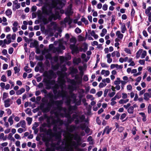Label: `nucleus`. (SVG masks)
<instances>
[{
  "instance_id": "774afa93",
  "label": "nucleus",
  "mask_w": 151,
  "mask_h": 151,
  "mask_svg": "<svg viewBox=\"0 0 151 151\" xmlns=\"http://www.w3.org/2000/svg\"><path fill=\"white\" fill-rule=\"evenodd\" d=\"M14 51V49L13 47H11L9 49L8 52L9 54H12Z\"/></svg>"
},
{
  "instance_id": "a878e982",
  "label": "nucleus",
  "mask_w": 151,
  "mask_h": 151,
  "mask_svg": "<svg viewBox=\"0 0 151 151\" xmlns=\"http://www.w3.org/2000/svg\"><path fill=\"white\" fill-rule=\"evenodd\" d=\"M139 114L141 115L143 117L142 120L143 122H145L146 120V116L145 115V114L143 112L139 113Z\"/></svg>"
},
{
  "instance_id": "39448f33",
  "label": "nucleus",
  "mask_w": 151,
  "mask_h": 151,
  "mask_svg": "<svg viewBox=\"0 0 151 151\" xmlns=\"http://www.w3.org/2000/svg\"><path fill=\"white\" fill-rule=\"evenodd\" d=\"M44 105V104H42L40 105V109L42 110L43 112L47 113L49 111L51 107L52 106L49 102L47 104V107L43 108Z\"/></svg>"
},
{
  "instance_id": "f3484780",
  "label": "nucleus",
  "mask_w": 151,
  "mask_h": 151,
  "mask_svg": "<svg viewBox=\"0 0 151 151\" xmlns=\"http://www.w3.org/2000/svg\"><path fill=\"white\" fill-rule=\"evenodd\" d=\"M144 99L145 100L148 101L149 100V98L151 97V93H145L144 95Z\"/></svg>"
},
{
  "instance_id": "338daca9",
  "label": "nucleus",
  "mask_w": 151,
  "mask_h": 151,
  "mask_svg": "<svg viewBox=\"0 0 151 151\" xmlns=\"http://www.w3.org/2000/svg\"><path fill=\"white\" fill-rule=\"evenodd\" d=\"M118 129V131L120 132H122L124 129V127H119Z\"/></svg>"
},
{
  "instance_id": "ea45409f",
  "label": "nucleus",
  "mask_w": 151,
  "mask_h": 151,
  "mask_svg": "<svg viewBox=\"0 0 151 151\" xmlns=\"http://www.w3.org/2000/svg\"><path fill=\"white\" fill-rule=\"evenodd\" d=\"M45 58L46 59H49L50 60H51L52 59L51 54L49 53L45 55Z\"/></svg>"
},
{
  "instance_id": "72a5a7b5",
  "label": "nucleus",
  "mask_w": 151,
  "mask_h": 151,
  "mask_svg": "<svg viewBox=\"0 0 151 151\" xmlns=\"http://www.w3.org/2000/svg\"><path fill=\"white\" fill-rule=\"evenodd\" d=\"M72 5L70 4L68 7L67 10L66 12V13H67L68 14H69L71 13V11L72 10Z\"/></svg>"
},
{
  "instance_id": "0e129e2a",
  "label": "nucleus",
  "mask_w": 151,
  "mask_h": 151,
  "mask_svg": "<svg viewBox=\"0 0 151 151\" xmlns=\"http://www.w3.org/2000/svg\"><path fill=\"white\" fill-rule=\"evenodd\" d=\"M8 96V93L6 92H4L3 93L2 99H6Z\"/></svg>"
},
{
  "instance_id": "09e8293b",
  "label": "nucleus",
  "mask_w": 151,
  "mask_h": 151,
  "mask_svg": "<svg viewBox=\"0 0 151 151\" xmlns=\"http://www.w3.org/2000/svg\"><path fill=\"white\" fill-rule=\"evenodd\" d=\"M39 125V124L37 122H35L34 124L33 125L32 129L33 130H35L36 129L37 127Z\"/></svg>"
},
{
  "instance_id": "603ef678",
  "label": "nucleus",
  "mask_w": 151,
  "mask_h": 151,
  "mask_svg": "<svg viewBox=\"0 0 151 151\" xmlns=\"http://www.w3.org/2000/svg\"><path fill=\"white\" fill-rule=\"evenodd\" d=\"M60 60L61 61L64 62L65 60H67V57L64 56H61L60 58Z\"/></svg>"
},
{
  "instance_id": "79ce46f5",
  "label": "nucleus",
  "mask_w": 151,
  "mask_h": 151,
  "mask_svg": "<svg viewBox=\"0 0 151 151\" xmlns=\"http://www.w3.org/2000/svg\"><path fill=\"white\" fill-rule=\"evenodd\" d=\"M55 149L56 150H61L62 151L63 149L64 150L65 149V148L64 147H63L61 145H59L58 146L55 147Z\"/></svg>"
},
{
  "instance_id": "473e14b6",
  "label": "nucleus",
  "mask_w": 151,
  "mask_h": 151,
  "mask_svg": "<svg viewBox=\"0 0 151 151\" xmlns=\"http://www.w3.org/2000/svg\"><path fill=\"white\" fill-rule=\"evenodd\" d=\"M50 138L48 137H43L42 139V140L44 142H50Z\"/></svg>"
},
{
  "instance_id": "bb28decb",
  "label": "nucleus",
  "mask_w": 151,
  "mask_h": 151,
  "mask_svg": "<svg viewBox=\"0 0 151 151\" xmlns=\"http://www.w3.org/2000/svg\"><path fill=\"white\" fill-rule=\"evenodd\" d=\"M13 117H14V116L13 114H12V116H10L8 119V121L9 122L10 125H12L13 123Z\"/></svg>"
},
{
  "instance_id": "c03bdc74",
  "label": "nucleus",
  "mask_w": 151,
  "mask_h": 151,
  "mask_svg": "<svg viewBox=\"0 0 151 151\" xmlns=\"http://www.w3.org/2000/svg\"><path fill=\"white\" fill-rule=\"evenodd\" d=\"M26 120L28 124L30 125L32 123V119L31 117H28L26 118Z\"/></svg>"
},
{
  "instance_id": "4468645a",
  "label": "nucleus",
  "mask_w": 151,
  "mask_h": 151,
  "mask_svg": "<svg viewBox=\"0 0 151 151\" xmlns=\"http://www.w3.org/2000/svg\"><path fill=\"white\" fill-rule=\"evenodd\" d=\"M70 73L71 74L72 77H73V74H76L78 72L77 69L73 67L70 68Z\"/></svg>"
},
{
  "instance_id": "4be33fe9",
  "label": "nucleus",
  "mask_w": 151,
  "mask_h": 151,
  "mask_svg": "<svg viewBox=\"0 0 151 151\" xmlns=\"http://www.w3.org/2000/svg\"><path fill=\"white\" fill-rule=\"evenodd\" d=\"M69 107L68 108V110L69 111H76L77 109V107L75 105L74 106L70 105L69 106Z\"/></svg>"
},
{
  "instance_id": "1a4fd4ad",
  "label": "nucleus",
  "mask_w": 151,
  "mask_h": 151,
  "mask_svg": "<svg viewBox=\"0 0 151 151\" xmlns=\"http://www.w3.org/2000/svg\"><path fill=\"white\" fill-rule=\"evenodd\" d=\"M74 139L77 140V143L75 141H73L72 142V145L76 148L78 145H80L79 142L81 140V137L78 134H76L74 136Z\"/></svg>"
},
{
  "instance_id": "c85d7f7f",
  "label": "nucleus",
  "mask_w": 151,
  "mask_h": 151,
  "mask_svg": "<svg viewBox=\"0 0 151 151\" xmlns=\"http://www.w3.org/2000/svg\"><path fill=\"white\" fill-rule=\"evenodd\" d=\"M104 129L106 132V134H109L112 128L111 127L109 128V126H107Z\"/></svg>"
},
{
  "instance_id": "c756f323",
  "label": "nucleus",
  "mask_w": 151,
  "mask_h": 151,
  "mask_svg": "<svg viewBox=\"0 0 151 151\" xmlns=\"http://www.w3.org/2000/svg\"><path fill=\"white\" fill-rule=\"evenodd\" d=\"M127 112L129 114H133L134 112V107L132 106H130L127 109Z\"/></svg>"
},
{
  "instance_id": "052dcab7",
  "label": "nucleus",
  "mask_w": 151,
  "mask_h": 151,
  "mask_svg": "<svg viewBox=\"0 0 151 151\" xmlns=\"http://www.w3.org/2000/svg\"><path fill=\"white\" fill-rule=\"evenodd\" d=\"M137 131V129H136V127H133L132 130V133L133 135H134L136 134V131Z\"/></svg>"
},
{
  "instance_id": "aec40b11",
  "label": "nucleus",
  "mask_w": 151,
  "mask_h": 151,
  "mask_svg": "<svg viewBox=\"0 0 151 151\" xmlns=\"http://www.w3.org/2000/svg\"><path fill=\"white\" fill-rule=\"evenodd\" d=\"M10 99L8 98L4 101V106L7 108L9 107L10 106V104L9 103L10 101Z\"/></svg>"
},
{
  "instance_id": "9b49d317",
  "label": "nucleus",
  "mask_w": 151,
  "mask_h": 151,
  "mask_svg": "<svg viewBox=\"0 0 151 151\" xmlns=\"http://www.w3.org/2000/svg\"><path fill=\"white\" fill-rule=\"evenodd\" d=\"M38 17L39 19L41 21L40 22L42 21L44 24H47L49 23V21L47 19L43 16L42 14H38Z\"/></svg>"
},
{
  "instance_id": "f257e3e1",
  "label": "nucleus",
  "mask_w": 151,
  "mask_h": 151,
  "mask_svg": "<svg viewBox=\"0 0 151 151\" xmlns=\"http://www.w3.org/2000/svg\"><path fill=\"white\" fill-rule=\"evenodd\" d=\"M51 4L48 10L46 7L43 6L42 10L43 13L47 15L53 14L52 12L53 9L55 8V9L59 10L62 8L65 5L64 4L61 0H51Z\"/></svg>"
},
{
  "instance_id": "393cba45",
  "label": "nucleus",
  "mask_w": 151,
  "mask_h": 151,
  "mask_svg": "<svg viewBox=\"0 0 151 151\" xmlns=\"http://www.w3.org/2000/svg\"><path fill=\"white\" fill-rule=\"evenodd\" d=\"M121 32L122 33H124L127 30V28L125 26V24L123 23L121 27Z\"/></svg>"
},
{
  "instance_id": "a211bd4d",
  "label": "nucleus",
  "mask_w": 151,
  "mask_h": 151,
  "mask_svg": "<svg viewBox=\"0 0 151 151\" xmlns=\"http://www.w3.org/2000/svg\"><path fill=\"white\" fill-rule=\"evenodd\" d=\"M60 129V128L58 127L57 125H54L52 129L55 133L53 134L52 135H55V134L58 133V132H62L58 131V129Z\"/></svg>"
},
{
  "instance_id": "864d4df0",
  "label": "nucleus",
  "mask_w": 151,
  "mask_h": 151,
  "mask_svg": "<svg viewBox=\"0 0 151 151\" xmlns=\"http://www.w3.org/2000/svg\"><path fill=\"white\" fill-rule=\"evenodd\" d=\"M6 78L4 75H3L1 78V80L4 82H5L6 81Z\"/></svg>"
},
{
  "instance_id": "49530a36",
  "label": "nucleus",
  "mask_w": 151,
  "mask_h": 151,
  "mask_svg": "<svg viewBox=\"0 0 151 151\" xmlns=\"http://www.w3.org/2000/svg\"><path fill=\"white\" fill-rule=\"evenodd\" d=\"M20 68H18L17 66H15L14 68V73L16 74L17 73H18L20 70Z\"/></svg>"
},
{
  "instance_id": "680f3d73",
  "label": "nucleus",
  "mask_w": 151,
  "mask_h": 151,
  "mask_svg": "<svg viewBox=\"0 0 151 151\" xmlns=\"http://www.w3.org/2000/svg\"><path fill=\"white\" fill-rule=\"evenodd\" d=\"M88 33H90L91 36H94V35L96 34L95 31L94 30H92L91 32V30H88Z\"/></svg>"
},
{
  "instance_id": "e433bc0d",
  "label": "nucleus",
  "mask_w": 151,
  "mask_h": 151,
  "mask_svg": "<svg viewBox=\"0 0 151 151\" xmlns=\"http://www.w3.org/2000/svg\"><path fill=\"white\" fill-rule=\"evenodd\" d=\"M25 112L27 114L29 115H31L32 114V113L31 111V109L29 108H27L25 110Z\"/></svg>"
},
{
  "instance_id": "6ab92c4d",
  "label": "nucleus",
  "mask_w": 151,
  "mask_h": 151,
  "mask_svg": "<svg viewBox=\"0 0 151 151\" xmlns=\"http://www.w3.org/2000/svg\"><path fill=\"white\" fill-rule=\"evenodd\" d=\"M45 79V81L46 82L48 83L50 85H54L55 83V81L54 80H51V79H48L46 78H44Z\"/></svg>"
},
{
  "instance_id": "de8ad7c7",
  "label": "nucleus",
  "mask_w": 151,
  "mask_h": 151,
  "mask_svg": "<svg viewBox=\"0 0 151 151\" xmlns=\"http://www.w3.org/2000/svg\"><path fill=\"white\" fill-rule=\"evenodd\" d=\"M47 135H49L50 136H52V135L53 134H52V130L50 129H49L48 130V131H47Z\"/></svg>"
},
{
  "instance_id": "c9c22d12",
  "label": "nucleus",
  "mask_w": 151,
  "mask_h": 151,
  "mask_svg": "<svg viewBox=\"0 0 151 151\" xmlns=\"http://www.w3.org/2000/svg\"><path fill=\"white\" fill-rule=\"evenodd\" d=\"M77 100L73 101V103H75V105L76 106H79L81 104V100H79L78 101H76Z\"/></svg>"
},
{
  "instance_id": "2f4dec72",
  "label": "nucleus",
  "mask_w": 151,
  "mask_h": 151,
  "mask_svg": "<svg viewBox=\"0 0 151 151\" xmlns=\"http://www.w3.org/2000/svg\"><path fill=\"white\" fill-rule=\"evenodd\" d=\"M71 100L69 97H67L65 103L68 106L70 105Z\"/></svg>"
},
{
  "instance_id": "2eb2a0df",
  "label": "nucleus",
  "mask_w": 151,
  "mask_h": 151,
  "mask_svg": "<svg viewBox=\"0 0 151 151\" xmlns=\"http://www.w3.org/2000/svg\"><path fill=\"white\" fill-rule=\"evenodd\" d=\"M58 86L57 85H56L55 86L52 87V90L53 93L54 95V99L55 98V95H56L58 91Z\"/></svg>"
},
{
  "instance_id": "bf43d9fd",
  "label": "nucleus",
  "mask_w": 151,
  "mask_h": 151,
  "mask_svg": "<svg viewBox=\"0 0 151 151\" xmlns=\"http://www.w3.org/2000/svg\"><path fill=\"white\" fill-rule=\"evenodd\" d=\"M23 39L25 42L27 43H29L30 41L32 40V39H29L27 37L25 36L23 37Z\"/></svg>"
},
{
  "instance_id": "7ed1b4c3",
  "label": "nucleus",
  "mask_w": 151,
  "mask_h": 151,
  "mask_svg": "<svg viewBox=\"0 0 151 151\" xmlns=\"http://www.w3.org/2000/svg\"><path fill=\"white\" fill-rule=\"evenodd\" d=\"M44 76L47 77V79H51L52 78H55L57 77L55 73L51 70H49L48 73L47 72H45Z\"/></svg>"
},
{
  "instance_id": "7c9ffc66",
  "label": "nucleus",
  "mask_w": 151,
  "mask_h": 151,
  "mask_svg": "<svg viewBox=\"0 0 151 151\" xmlns=\"http://www.w3.org/2000/svg\"><path fill=\"white\" fill-rule=\"evenodd\" d=\"M142 50H143L142 49H140L136 52V57L137 58H139L140 57L141 54V52H142Z\"/></svg>"
},
{
  "instance_id": "4c0bfd02",
  "label": "nucleus",
  "mask_w": 151,
  "mask_h": 151,
  "mask_svg": "<svg viewBox=\"0 0 151 151\" xmlns=\"http://www.w3.org/2000/svg\"><path fill=\"white\" fill-rule=\"evenodd\" d=\"M12 13V11L11 10L9 9H7L5 12L7 16L11 15Z\"/></svg>"
},
{
  "instance_id": "37998d69",
  "label": "nucleus",
  "mask_w": 151,
  "mask_h": 151,
  "mask_svg": "<svg viewBox=\"0 0 151 151\" xmlns=\"http://www.w3.org/2000/svg\"><path fill=\"white\" fill-rule=\"evenodd\" d=\"M86 128V125L85 124H80V127L79 126V128H80L82 130H84Z\"/></svg>"
},
{
  "instance_id": "f8f14e48",
  "label": "nucleus",
  "mask_w": 151,
  "mask_h": 151,
  "mask_svg": "<svg viewBox=\"0 0 151 151\" xmlns=\"http://www.w3.org/2000/svg\"><path fill=\"white\" fill-rule=\"evenodd\" d=\"M63 104V100L55 101V105L57 106V109L60 110L62 109V106Z\"/></svg>"
},
{
  "instance_id": "6e6d98bb",
  "label": "nucleus",
  "mask_w": 151,
  "mask_h": 151,
  "mask_svg": "<svg viewBox=\"0 0 151 151\" xmlns=\"http://www.w3.org/2000/svg\"><path fill=\"white\" fill-rule=\"evenodd\" d=\"M47 96L50 99H52V98H54V96L51 92L47 94Z\"/></svg>"
},
{
  "instance_id": "58836bf2",
  "label": "nucleus",
  "mask_w": 151,
  "mask_h": 151,
  "mask_svg": "<svg viewBox=\"0 0 151 151\" xmlns=\"http://www.w3.org/2000/svg\"><path fill=\"white\" fill-rule=\"evenodd\" d=\"M129 101L128 99H127L125 100L123 99H121L119 101V103L120 104H123L124 103H126Z\"/></svg>"
},
{
  "instance_id": "412c9836",
  "label": "nucleus",
  "mask_w": 151,
  "mask_h": 151,
  "mask_svg": "<svg viewBox=\"0 0 151 151\" xmlns=\"http://www.w3.org/2000/svg\"><path fill=\"white\" fill-rule=\"evenodd\" d=\"M67 116L65 117L68 118L67 122L69 124H70L72 123V122L73 121V119L71 117V116L68 114H67Z\"/></svg>"
},
{
  "instance_id": "20e7f679",
  "label": "nucleus",
  "mask_w": 151,
  "mask_h": 151,
  "mask_svg": "<svg viewBox=\"0 0 151 151\" xmlns=\"http://www.w3.org/2000/svg\"><path fill=\"white\" fill-rule=\"evenodd\" d=\"M51 14V15L48 18V20L50 22H51L53 19L55 21L58 19H59L61 17L58 11L55 12V14Z\"/></svg>"
},
{
  "instance_id": "f704fd0d",
  "label": "nucleus",
  "mask_w": 151,
  "mask_h": 151,
  "mask_svg": "<svg viewBox=\"0 0 151 151\" xmlns=\"http://www.w3.org/2000/svg\"><path fill=\"white\" fill-rule=\"evenodd\" d=\"M19 123L20 124V125L21 124V126L23 128H25L26 127V123L25 122V120H23L22 121H21L19 122Z\"/></svg>"
},
{
  "instance_id": "a18cd8bd",
  "label": "nucleus",
  "mask_w": 151,
  "mask_h": 151,
  "mask_svg": "<svg viewBox=\"0 0 151 151\" xmlns=\"http://www.w3.org/2000/svg\"><path fill=\"white\" fill-rule=\"evenodd\" d=\"M151 11V6L148 7L147 9H146L145 13L146 14H150V13L151 12L150 11Z\"/></svg>"
},
{
  "instance_id": "423d86ee",
  "label": "nucleus",
  "mask_w": 151,
  "mask_h": 151,
  "mask_svg": "<svg viewBox=\"0 0 151 151\" xmlns=\"http://www.w3.org/2000/svg\"><path fill=\"white\" fill-rule=\"evenodd\" d=\"M52 137H55V139L58 140L55 145H60L61 142V132H58V133L55 134V135H52Z\"/></svg>"
},
{
  "instance_id": "b1692460",
  "label": "nucleus",
  "mask_w": 151,
  "mask_h": 151,
  "mask_svg": "<svg viewBox=\"0 0 151 151\" xmlns=\"http://www.w3.org/2000/svg\"><path fill=\"white\" fill-rule=\"evenodd\" d=\"M45 79L44 78H43L42 82L44 83L45 84V86H46V88L47 89L49 90L51 89V86H50V85L48 83H47V82H46L45 81Z\"/></svg>"
},
{
  "instance_id": "9d476101",
  "label": "nucleus",
  "mask_w": 151,
  "mask_h": 151,
  "mask_svg": "<svg viewBox=\"0 0 151 151\" xmlns=\"http://www.w3.org/2000/svg\"><path fill=\"white\" fill-rule=\"evenodd\" d=\"M59 123V126H60L63 124V121L59 118H57L56 119H53L51 122V124L55 125H57L56 124Z\"/></svg>"
},
{
  "instance_id": "69168bd1",
  "label": "nucleus",
  "mask_w": 151,
  "mask_h": 151,
  "mask_svg": "<svg viewBox=\"0 0 151 151\" xmlns=\"http://www.w3.org/2000/svg\"><path fill=\"white\" fill-rule=\"evenodd\" d=\"M59 68L58 65H53L52 66V68L54 70H55L58 69Z\"/></svg>"
},
{
  "instance_id": "ddd939ff",
  "label": "nucleus",
  "mask_w": 151,
  "mask_h": 151,
  "mask_svg": "<svg viewBox=\"0 0 151 151\" xmlns=\"http://www.w3.org/2000/svg\"><path fill=\"white\" fill-rule=\"evenodd\" d=\"M79 126L77 127L76 126L73 125H71L69 128H68L67 129L68 131L70 132H72L76 130V129H78Z\"/></svg>"
},
{
  "instance_id": "f03ea898",
  "label": "nucleus",
  "mask_w": 151,
  "mask_h": 151,
  "mask_svg": "<svg viewBox=\"0 0 151 151\" xmlns=\"http://www.w3.org/2000/svg\"><path fill=\"white\" fill-rule=\"evenodd\" d=\"M73 120L76 119L74 121L76 124H78L80 122H82L85 121V116L84 115L79 116L77 114H74L72 115V118Z\"/></svg>"
},
{
  "instance_id": "cd10ccee",
  "label": "nucleus",
  "mask_w": 151,
  "mask_h": 151,
  "mask_svg": "<svg viewBox=\"0 0 151 151\" xmlns=\"http://www.w3.org/2000/svg\"><path fill=\"white\" fill-rule=\"evenodd\" d=\"M70 42L71 43H73L76 45L77 42V40L76 37L72 36V37L70 39Z\"/></svg>"
},
{
  "instance_id": "4d7b16f0",
  "label": "nucleus",
  "mask_w": 151,
  "mask_h": 151,
  "mask_svg": "<svg viewBox=\"0 0 151 151\" xmlns=\"http://www.w3.org/2000/svg\"><path fill=\"white\" fill-rule=\"evenodd\" d=\"M59 47L62 50H64L65 49V47L62 43H60L59 44Z\"/></svg>"
},
{
  "instance_id": "5fc2aeb1",
  "label": "nucleus",
  "mask_w": 151,
  "mask_h": 151,
  "mask_svg": "<svg viewBox=\"0 0 151 151\" xmlns=\"http://www.w3.org/2000/svg\"><path fill=\"white\" fill-rule=\"evenodd\" d=\"M86 97L87 99H90L92 98L91 99V100L92 101L94 99V98L93 97V96L92 95L88 94L86 96Z\"/></svg>"
},
{
  "instance_id": "dca6fc26",
  "label": "nucleus",
  "mask_w": 151,
  "mask_h": 151,
  "mask_svg": "<svg viewBox=\"0 0 151 151\" xmlns=\"http://www.w3.org/2000/svg\"><path fill=\"white\" fill-rule=\"evenodd\" d=\"M29 47L31 48L34 47H35L36 48L39 47L38 42L37 40H35L33 43L31 42L30 43Z\"/></svg>"
},
{
  "instance_id": "a19ab883",
  "label": "nucleus",
  "mask_w": 151,
  "mask_h": 151,
  "mask_svg": "<svg viewBox=\"0 0 151 151\" xmlns=\"http://www.w3.org/2000/svg\"><path fill=\"white\" fill-rule=\"evenodd\" d=\"M84 48L83 49V51L85 52L88 49V45L87 44L84 42L83 43Z\"/></svg>"
},
{
  "instance_id": "0eeeda50",
  "label": "nucleus",
  "mask_w": 151,
  "mask_h": 151,
  "mask_svg": "<svg viewBox=\"0 0 151 151\" xmlns=\"http://www.w3.org/2000/svg\"><path fill=\"white\" fill-rule=\"evenodd\" d=\"M67 96V92L66 91L62 90L61 91L59 90L56 95H55V99H57L59 97H62L63 98Z\"/></svg>"
},
{
  "instance_id": "6e6552de",
  "label": "nucleus",
  "mask_w": 151,
  "mask_h": 151,
  "mask_svg": "<svg viewBox=\"0 0 151 151\" xmlns=\"http://www.w3.org/2000/svg\"><path fill=\"white\" fill-rule=\"evenodd\" d=\"M70 48L71 50V53L74 54L75 53L78 54L79 52L78 47L75 44H70Z\"/></svg>"
},
{
  "instance_id": "13d9d810",
  "label": "nucleus",
  "mask_w": 151,
  "mask_h": 151,
  "mask_svg": "<svg viewBox=\"0 0 151 151\" xmlns=\"http://www.w3.org/2000/svg\"><path fill=\"white\" fill-rule=\"evenodd\" d=\"M96 122L98 124H99V125H101V121L100 120V119H99V117L97 116L96 117Z\"/></svg>"
},
{
  "instance_id": "e2e57ef3",
  "label": "nucleus",
  "mask_w": 151,
  "mask_h": 151,
  "mask_svg": "<svg viewBox=\"0 0 151 151\" xmlns=\"http://www.w3.org/2000/svg\"><path fill=\"white\" fill-rule=\"evenodd\" d=\"M135 11L134 8H132V11L131 13V16L132 17H134V16Z\"/></svg>"
},
{
  "instance_id": "8fccbe9b",
  "label": "nucleus",
  "mask_w": 151,
  "mask_h": 151,
  "mask_svg": "<svg viewBox=\"0 0 151 151\" xmlns=\"http://www.w3.org/2000/svg\"><path fill=\"white\" fill-rule=\"evenodd\" d=\"M147 55V52L145 50H144L143 52V53L142 54L141 56V58H145V56Z\"/></svg>"
},
{
  "instance_id": "5701e85b",
  "label": "nucleus",
  "mask_w": 151,
  "mask_h": 151,
  "mask_svg": "<svg viewBox=\"0 0 151 151\" xmlns=\"http://www.w3.org/2000/svg\"><path fill=\"white\" fill-rule=\"evenodd\" d=\"M81 62V59L80 58L74 59L73 60V62L74 63L78 65V63H80Z\"/></svg>"
},
{
  "instance_id": "3c124183",
  "label": "nucleus",
  "mask_w": 151,
  "mask_h": 151,
  "mask_svg": "<svg viewBox=\"0 0 151 151\" xmlns=\"http://www.w3.org/2000/svg\"><path fill=\"white\" fill-rule=\"evenodd\" d=\"M75 32L76 33L78 34L81 32V30L78 27H77L75 29Z\"/></svg>"
}]
</instances>
